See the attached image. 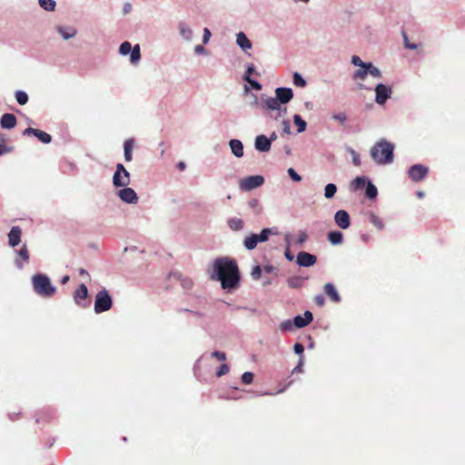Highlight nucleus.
<instances>
[{
  "label": "nucleus",
  "mask_w": 465,
  "mask_h": 465,
  "mask_svg": "<svg viewBox=\"0 0 465 465\" xmlns=\"http://www.w3.org/2000/svg\"><path fill=\"white\" fill-rule=\"evenodd\" d=\"M314 302L319 306V307H322L325 303V299L323 297V295L322 294H319V295H316L314 297Z\"/></svg>",
  "instance_id": "nucleus-56"
},
{
  "label": "nucleus",
  "mask_w": 465,
  "mask_h": 465,
  "mask_svg": "<svg viewBox=\"0 0 465 465\" xmlns=\"http://www.w3.org/2000/svg\"><path fill=\"white\" fill-rule=\"evenodd\" d=\"M73 298L74 302L82 308H87L91 304L88 289L84 283L80 284V286L74 292Z\"/></svg>",
  "instance_id": "nucleus-7"
},
{
  "label": "nucleus",
  "mask_w": 465,
  "mask_h": 465,
  "mask_svg": "<svg viewBox=\"0 0 465 465\" xmlns=\"http://www.w3.org/2000/svg\"><path fill=\"white\" fill-rule=\"evenodd\" d=\"M131 57L130 60L133 64H136L141 58L140 46L139 45H135L131 50Z\"/></svg>",
  "instance_id": "nucleus-34"
},
{
  "label": "nucleus",
  "mask_w": 465,
  "mask_h": 465,
  "mask_svg": "<svg viewBox=\"0 0 465 465\" xmlns=\"http://www.w3.org/2000/svg\"><path fill=\"white\" fill-rule=\"evenodd\" d=\"M355 190L362 189L366 183L365 177H356L351 183Z\"/></svg>",
  "instance_id": "nucleus-38"
},
{
  "label": "nucleus",
  "mask_w": 465,
  "mask_h": 465,
  "mask_svg": "<svg viewBox=\"0 0 465 465\" xmlns=\"http://www.w3.org/2000/svg\"><path fill=\"white\" fill-rule=\"evenodd\" d=\"M17 119L13 114H4L0 119V125L4 129H12L15 127Z\"/></svg>",
  "instance_id": "nucleus-18"
},
{
  "label": "nucleus",
  "mask_w": 465,
  "mask_h": 465,
  "mask_svg": "<svg viewBox=\"0 0 465 465\" xmlns=\"http://www.w3.org/2000/svg\"><path fill=\"white\" fill-rule=\"evenodd\" d=\"M288 174L290 175V177L294 181V182H301L302 181V176L299 175L295 170L293 168H289L288 169Z\"/></svg>",
  "instance_id": "nucleus-50"
},
{
  "label": "nucleus",
  "mask_w": 465,
  "mask_h": 465,
  "mask_svg": "<svg viewBox=\"0 0 465 465\" xmlns=\"http://www.w3.org/2000/svg\"><path fill=\"white\" fill-rule=\"evenodd\" d=\"M230 147H231L232 153L236 157H242L243 155V145L240 140L232 139L230 141Z\"/></svg>",
  "instance_id": "nucleus-23"
},
{
  "label": "nucleus",
  "mask_w": 465,
  "mask_h": 465,
  "mask_svg": "<svg viewBox=\"0 0 465 465\" xmlns=\"http://www.w3.org/2000/svg\"><path fill=\"white\" fill-rule=\"evenodd\" d=\"M254 375L251 371H246L242 375V381L244 384H251L253 381Z\"/></svg>",
  "instance_id": "nucleus-42"
},
{
  "label": "nucleus",
  "mask_w": 465,
  "mask_h": 465,
  "mask_svg": "<svg viewBox=\"0 0 465 465\" xmlns=\"http://www.w3.org/2000/svg\"><path fill=\"white\" fill-rule=\"evenodd\" d=\"M284 254H285V257H286V259H287L288 261H290V262L293 261L294 256L291 253V252H290V250H289V249H287V250L285 251V253H284Z\"/></svg>",
  "instance_id": "nucleus-59"
},
{
  "label": "nucleus",
  "mask_w": 465,
  "mask_h": 465,
  "mask_svg": "<svg viewBox=\"0 0 465 465\" xmlns=\"http://www.w3.org/2000/svg\"><path fill=\"white\" fill-rule=\"evenodd\" d=\"M276 98L280 104H287L293 97V93L291 88L279 87L275 90Z\"/></svg>",
  "instance_id": "nucleus-16"
},
{
  "label": "nucleus",
  "mask_w": 465,
  "mask_h": 465,
  "mask_svg": "<svg viewBox=\"0 0 465 465\" xmlns=\"http://www.w3.org/2000/svg\"><path fill=\"white\" fill-rule=\"evenodd\" d=\"M118 196L120 199L127 203H136L138 201V196L134 189L130 187H125L118 192Z\"/></svg>",
  "instance_id": "nucleus-15"
},
{
  "label": "nucleus",
  "mask_w": 465,
  "mask_h": 465,
  "mask_svg": "<svg viewBox=\"0 0 465 465\" xmlns=\"http://www.w3.org/2000/svg\"><path fill=\"white\" fill-rule=\"evenodd\" d=\"M429 173V168L422 164H414L408 170L410 179L415 183L422 181Z\"/></svg>",
  "instance_id": "nucleus-9"
},
{
  "label": "nucleus",
  "mask_w": 465,
  "mask_h": 465,
  "mask_svg": "<svg viewBox=\"0 0 465 465\" xmlns=\"http://www.w3.org/2000/svg\"><path fill=\"white\" fill-rule=\"evenodd\" d=\"M317 258L315 255L307 252H300L297 255L296 262L302 267H310L316 263Z\"/></svg>",
  "instance_id": "nucleus-12"
},
{
  "label": "nucleus",
  "mask_w": 465,
  "mask_h": 465,
  "mask_svg": "<svg viewBox=\"0 0 465 465\" xmlns=\"http://www.w3.org/2000/svg\"><path fill=\"white\" fill-rule=\"evenodd\" d=\"M351 63L356 66L361 67V69H364L365 66L367 65V63H363L358 55H353L351 57Z\"/></svg>",
  "instance_id": "nucleus-47"
},
{
  "label": "nucleus",
  "mask_w": 465,
  "mask_h": 465,
  "mask_svg": "<svg viewBox=\"0 0 465 465\" xmlns=\"http://www.w3.org/2000/svg\"><path fill=\"white\" fill-rule=\"evenodd\" d=\"M394 146L385 139L378 141L371 149V156L378 164H387L393 162Z\"/></svg>",
  "instance_id": "nucleus-2"
},
{
  "label": "nucleus",
  "mask_w": 465,
  "mask_h": 465,
  "mask_svg": "<svg viewBox=\"0 0 465 465\" xmlns=\"http://www.w3.org/2000/svg\"><path fill=\"white\" fill-rule=\"evenodd\" d=\"M236 42H237V45L242 49V50H246V49H250L252 47V43L251 41L247 38V36L245 35L244 33L242 32H240L237 34V38H236Z\"/></svg>",
  "instance_id": "nucleus-24"
},
{
  "label": "nucleus",
  "mask_w": 465,
  "mask_h": 465,
  "mask_svg": "<svg viewBox=\"0 0 465 465\" xmlns=\"http://www.w3.org/2000/svg\"><path fill=\"white\" fill-rule=\"evenodd\" d=\"M69 276L68 275H64L62 279H61V283L62 284H65L68 281H69Z\"/></svg>",
  "instance_id": "nucleus-62"
},
{
  "label": "nucleus",
  "mask_w": 465,
  "mask_h": 465,
  "mask_svg": "<svg viewBox=\"0 0 465 465\" xmlns=\"http://www.w3.org/2000/svg\"><path fill=\"white\" fill-rule=\"evenodd\" d=\"M24 135H35L40 142L44 143H51L52 141V137L49 134L42 131V130H39V129H35V128H32V127H28L26 128L24 133H23Z\"/></svg>",
  "instance_id": "nucleus-14"
},
{
  "label": "nucleus",
  "mask_w": 465,
  "mask_h": 465,
  "mask_svg": "<svg viewBox=\"0 0 465 465\" xmlns=\"http://www.w3.org/2000/svg\"><path fill=\"white\" fill-rule=\"evenodd\" d=\"M15 99L19 104L24 105L28 102V95L24 91H17L15 93Z\"/></svg>",
  "instance_id": "nucleus-37"
},
{
  "label": "nucleus",
  "mask_w": 465,
  "mask_h": 465,
  "mask_svg": "<svg viewBox=\"0 0 465 465\" xmlns=\"http://www.w3.org/2000/svg\"><path fill=\"white\" fill-rule=\"evenodd\" d=\"M204 48L202 45H196L195 46V52L196 53H202L203 52Z\"/></svg>",
  "instance_id": "nucleus-63"
},
{
  "label": "nucleus",
  "mask_w": 465,
  "mask_h": 465,
  "mask_svg": "<svg viewBox=\"0 0 465 465\" xmlns=\"http://www.w3.org/2000/svg\"><path fill=\"white\" fill-rule=\"evenodd\" d=\"M328 240L333 245L341 244L343 241V234L339 231H331L328 233Z\"/></svg>",
  "instance_id": "nucleus-25"
},
{
  "label": "nucleus",
  "mask_w": 465,
  "mask_h": 465,
  "mask_svg": "<svg viewBox=\"0 0 465 465\" xmlns=\"http://www.w3.org/2000/svg\"><path fill=\"white\" fill-rule=\"evenodd\" d=\"M180 35L187 41H190L193 37V31L184 24H179Z\"/></svg>",
  "instance_id": "nucleus-27"
},
{
  "label": "nucleus",
  "mask_w": 465,
  "mask_h": 465,
  "mask_svg": "<svg viewBox=\"0 0 465 465\" xmlns=\"http://www.w3.org/2000/svg\"><path fill=\"white\" fill-rule=\"evenodd\" d=\"M40 6L46 11H54L55 8V2L54 0H38Z\"/></svg>",
  "instance_id": "nucleus-35"
},
{
  "label": "nucleus",
  "mask_w": 465,
  "mask_h": 465,
  "mask_svg": "<svg viewBox=\"0 0 465 465\" xmlns=\"http://www.w3.org/2000/svg\"><path fill=\"white\" fill-rule=\"evenodd\" d=\"M212 356L216 358L220 361H223L226 360V354L222 351H215L212 353Z\"/></svg>",
  "instance_id": "nucleus-55"
},
{
  "label": "nucleus",
  "mask_w": 465,
  "mask_h": 465,
  "mask_svg": "<svg viewBox=\"0 0 465 465\" xmlns=\"http://www.w3.org/2000/svg\"><path fill=\"white\" fill-rule=\"evenodd\" d=\"M293 84L298 87H304L306 85V81L302 77V75L299 73H294Z\"/></svg>",
  "instance_id": "nucleus-39"
},
{
  "label": "nucleus",
  "mask_w": 465,
  "mask_h": 465,
  "mask_svg": "<svg viewBox=\"0 0 465 465\" xmlns=\"http://www.w3.org/2000/svg\"><path fill=\"white\" fill-rule=\"evenodd\" d=\"M402 36H403V40H404V45L406 48L411 49V50H415L418 48V46H419L418 45L410 43L407 34L405 32H402Z\"/></svg>",
  "instance_id": "nucleus-43"
},
{
  "label": "nucleus",
  "mask_w": 465,
  "mask_h": 465,
  "mask_svg": "<svg viewBox=\"0 0 465 465\" xmlns=\"http://www.w3.org/2000/svg\"><path fill=\"white\" fill-rule=\"evenodd\" d=\"M367 215L370 223L373 224L377 229L382 230L384 228V224L378 215L373 213H369Z\"/></svg>",
  "instance_id": "nucleus-28"
},
{
  "label": "nucleus",
  "mask_w": 465,
  "mask_h": 465,
  "mask_svg": "<svg viewBox=\"0 0 465 465\" xmlns=\"http://www.w3.org/2000/svg\"><path fill=\"white\" fill-rule=\"evenodd\" d=\"M22 231L18 226L12 227L10 232L8 233V242L12 247H15L19 244L21 241Z\"/></svg>",
  "instance_id": "nucleus-20"
},
{
  "label": "nucleus",
  "mask_w": 465,
  "mask_h": 465,
  "mask_svg": "<svg viewBox=\"0 0 465 465\" xmlns=\"http://www.w3.org/2000/svg\"><path fill=\"white\" fill-rule=\"evenodd\" d=\"M264 183L262 175H251L240 181L239 186L242 191H251L260 187Z\"/></svg>",
  "instance_id": "nucleus-8"
},
{
  "label": "nucleus",
  "mask_w": 465,
  "mask_h": 465,
  "mask_svg": "<svg viewBox=\"0 0 465 465\" xmlns=\"http://www.w3.org/2000/svg\"><path fill=\"white\" fill-rule=\"evenodd\" d=\"M177 167L179 170L183 171L185 169L186 165L183 162H180V163H178Z\"/></svg>",
  "instance_id": "nucleus-61"
},
{
  "label": "nucleus",
  "mask_w": 465,
  "mask_h": 465,
  "mask_svg": "<svg viewBox=\"0 0 465 465\" xmlns=\"http://www.w3.org/2000/svg\"><path fill=\"white\" fill-rule=\"evenodd\" d=\"M313 319L312 313L309 311H306L303 316L297 315L293 319V324L296 328H303L310 324Z\"/></svg>",
  "instance_id": "nucleus-17"
},
{
  "label": "nucleus",
  "mask_w": 465,
  "mask_h": 465,
  "mask_svg": "<svg viewBox=\"0 0 465 465\" xmlns=\"http://www.w3.org/2000/svg\"><path fill=\"white\" fill-rule=\"evenodd\" d=\"M365 194L369 199H375L378 194L377 188L370 181L366 184Z\"/></svg>",
  "instance_id": "nucleus-32"
},
{
  "label": "nucleus",
  "mask_w": 465,
  "mask_h": 465,
  "mask_svg": "<svg viewBox=\"0 0 465 465\" xmlns=\"http://www.w3.org/2000/svg\"><path fill=\"white\" fill-rule=\"evenodd\" d=\"M210 37H211L210 30L208 28H204V30H203V44H206L209 41Z\"/></svg>",
  "instance_id": "nucleus-58"
},
{
  "label": "nucleus",
  "mask_w": 465,
  "mask_h": 465,
  "mask_svg": "<svg viewBox=\"0 0 465 465\" xmlns=\"http://www.w3.org/2000/svg\"><path fill=\"white\" fill-rule=\"evenodd\" d=\"M132 48L133 47H132L131 44L126 41V42H124L121 44L119 52L121 54L126 55L131 52Z\"/></svg>",
  "instance_id": "nucleus-40"
},
{
  "label": "nucleus",
  "mask_w": 465,
  "mask_h": 465,
  "mask_svg": "<svg viewBox=\"0 0 465 465\" xmlns=\"http://www.w3.org/2000/svg\"><path fill=\"white\" fill-rule=\"evenodd\" d=\"M293 122L297 126L299 133H302L305 131L307 124L299 114H295L293 116Z\"/></svg>",
  "instance_id": "nucleus-33"
},
{
  "label": "nucleus",
  "mask_w": 465,
  "mask_h": 465,
  "mask_svg": "<svg viewBox=\"0 0 465 465\" xmlns=\"http://www.w3.org/2000/svg\"><path fill=\"white\" fill-rule=\"evenodd\" d=\"M132 9V5L130 3H126L124 6V14H128Z\"/></svg>",
  "instance_id": "nucleus-60"
},
{
  "label": "nucleus",
  "mask_w": 465,
  "mask_h": 465,
  "mask_svg": "<svg viewBox=\"0 0 465 465\" xmlns=\"http://www.w3.org/2000/svg\"><path fill=\"white\" fill-rule=\"evenodd\" d=\"M402 36H403V40H404V45L406 48L411 49V50H415L418 48V46H419L418 45L410 43L407 34L405 32H402Z\"/></svg>",
  "instance_id": "nucleus-44"
},
{
  "label": "nucleus",
  "mask_w": 465,
  "mask_h": 465,
  "mask_svg": "<svg viewBox=\"0 0 465 465\" xmlns=\"http://www.w3.org/2000/svg\"><path fill=\"white\" fill-rule=\"evenodd\" d=\"M133 140L128 139L124 142V159L126 162H130L133 159L132 150H133Z\"/></svg>",
  "instance_id": "nucleus-26"
},
{
  "label": "nucleus",
  "mask_w": 465,
  "mask_h": 465,
  "mask_svg": "<svg viewBox=\"0 0 465 465\" xmlns=\"http://www.w3.org/2000/svg\"><path fill=\"white\" fill-rule=\"evenodd\" d=\"M18 256L23 260V262H28L29 253L25 245H24L20 251L18 252Z\"/></svg>",
  "instance_id": "nucleus-45"
},
{
  "label": "nucleus",
  "mask_w": 465,
  "mask_h": 465,
  "mask_svg": "<svg viewBox=\"0 0 465 465\" xmlns=\"http://www.w3.org/2000/svg\"><path fill=\"white\" fill-rule=\"evenodd\" d=\"M255 72V67L252 64H249L247 66V70H246V73H245V75L243 77V79L248 82L252 87L255 90H261L262 89V84L260 83H258L257 81L255 80H252L251 78V74H252L253 73Z\"/></svg>",
  "instance_id": "nucleus-21"
},
{
  "label": "nucleus",
  "mask_w": 465,
  "mask_h": 465,
  "mask_svg": "<svg viewBox=\"0 0 465 465\" xmlns=\"http://www.w3.org/2000/svg\"><path fill=\"white\" fill-rule=\"evenodd\" d=\"M308 239V234L306 233V232L304 231H300L299 233H298V238H297V244L299 245H302Z\"/></svg>",
  "instance_id": "nucleus-48"
},
{
  "label": "nucleus",
  "mask_w": 465,
  "mask_h": 465,
  "mask_svg": "<svg viewBox=\"0 0 465 465\" xmlns=\"http://www.w3.org/2000/svg\"><path fill=\"white\" fill-rule=\"evenodd\" d=\"M251 274H252V279H254V280L260 279V277L262 275V268H261V266H259V265L254 266L252 268V273Z\"/></svg>",
  "instance_id": "nucleus-49"
},
{
  "label": "nucleus",
  "mask_w": 465,
  "mask_h": 465,
  "mask_svg": "<svg viewBox=\"0 0 465 465\" xmlns=\"http://www.w3.org/2000/svg\"><path fill=\"white\" fill-rule=\"evenodd\" d=\"M351 154L352 156V163L355 166H360L361 165V159H360V155L357 152H355L354 150H351Z\"/></svg>",
  "instance_id": "nucleus-51"
},
{
  "label": "nucleus",
  "mask_w": 465,
  "mask_h": 465,
  "mask_svg": "<svg viewBox=\"0 0 465 465\" xmlns=\"http://www.w3.org/2000/svg\"><path fill=\"white\" fill-rule=\"evenodd\" d=\"M229 366L225 363L222 364L216 371L217 377H222L229 372Z\"/></svg>",
  "instance_id": "nucleus-46"
},
{
  "label": "nucleus",
  "mask_w": 465,
  "mask_h": 465,
  "mask_svg": "<svg viewBox=\"0 0 465 465\" xmlns=\"http://www.w3.org/2000/svg\"><path fill=\"white\" fill-rule=\"evenodd\" d=\"M334 221L338 227L341 229H348L351 225V218L349 213L344 210L336 212Z\"/></svg>",
  "instance_id": "nucleus-13"
},
{
  "label": "nucleus",
  "mask_w": 465,
  "mask_h": 465,
  "mask_svg": "<svg viewBox=\"0 0 465 465\" xmlns=\"http://www.w3.org/2000/svg\"><path fill=\"white\" fill-rule=\"evenodd\" d=\"M392 90L391 87L379 84L375 87V101L378 104H384L387 99L391 96Z\"/></svg>",
  "instance_id": "nucleus-11"
},
{
  "label": "nucleus",
  "mask_w": 465,
  "mask_h": 465,
  "mask_svg": "<svg viewBox=\"0 0 465 465\" xmlns=\"http://www.w3.org/2000/svg\"><path fill=\"white\" fill-rule=\"evenodd\" d=\"M293 327H294V324H293V321H290V320H287V321H284L282 322L281 324H280V329L282 331H292L293 330Z\"/></svg>",
  "instance_id": "nucleus-41"
},
{
  "label": "nucleus",
  "mask_w": 465,
  "mask_h": 465,
  "mask_svg": "<svg viewBox=\"0 0 465 465\" xmlns=\"http://www.w3.org/2000/svg\"><path fill=\"white\" fill-rule=\"evenodd\" d=\"M334 120L339 121L341 124H344L347 120V115L345 113L341 112L339 114H336L332 116Z\"/></svg>",
  "instance_id": "nucleus-52"
},
{
  "label": "nucleus",
  "mask_w": 465,
  "mask_h": 465,
  "mask_svg": "<svg viewBox=\"0 0 465 465\" xmlns=\"http://www.w3.org/2000/svg\"><path fill=\"white\" fill-rule=\"evenodd\" d=\"M210 278L220 281L223 289H232L238 286L240 274L237 263L228 257H220L214 260L209 269Z\"/></svg>",
  "instance_id": "nucleus-1"
},
{
  "label": "nucleus",
  "mask_w": 465,
  "mask_h": 465,
  "mask_svg": "<svg viewBox=\"0 0 465 465\" xmlns=\"http://www.w3.org/2000/svg\"><path fill=\"white\" fill-rule=\"evenodd\" d=\"M113 183L115 187H124L130 183V173L122 163L116 164Z\"/></svg>",
  "instance_id": "nucleus-6"
},
{
  "label": "nucleus",
  "mask_w": 465,
  "mask_h": 465,
  "mask_svg": "<svg viewBox=\"0 0 465 465\" xmlns=\"http://www.w3.org/2000/svg\"><path fill=\"white\" fill-rule=\"evenodd\" d=\"M42 414H43V415H45V417L43 418L45 420L49 421V420H52V414H51V413H49V412H44V411H43V412H41V413H38V414H37V417H36V419H35V421H36L37 423H39V422H40V420H41V418H42Z\"/></svg>",
  "instance_id": "nucleus-54"
},
{
  "label": "nucleus",
  "mask_w": 465,
  "mask_h": 465,
  "mask_svg": "<svg viewBox=\"0 0 465 465\" xmlns=\"http://www.w3.org/2000/svg\"><path fill=\"white\" fill-rule=\"evenodd\" d=\"M265 107L268 110H279L280 109V102L275 97H269L264 101Z\"/></svg>",
  "instance_id": "nucleus-30"
},
{
  "label": "nucleus",
  "mask_w": 465,
  "mask_h": 465,
  "mask_svg": "<svg viewBox=\"0 0 465 465\" xmlns=\"http://www.w3.org/2000/svg\"><path fill=\"white\" fill-rule=\"evenodd\" d=\"M112 305L113 300L107 290L103 289L96 293L94 300V312L96 313L109 311Z\"/></svg>",
  "instance_id": "nucleus-4"
},
{
  "label": "nucleus",
  "mask_w": 465,
  "mask_h": 465,
  "mask_svg": "<svg viewBox=\"0 0 465 465\" xmlns=\"http://www.w3.org/2000/svg\"><path fill=\"white\" fill-rule=\"evenodd\" d=\"M271 233V229L265 228L261 232L260 234L252 233L251 235L245 237L243 244L246 249L253 250L259 242H266L269 239Z\"/></svg>",
  "instance_id": "nucleus-5"
},
{
  "label": "nucleus",
  "mask_w": 465,
  "mask_h": 465,
  "mask_svg": "<svg viewBox=\"0 0 465 465\" xmlns=\"http://www.w3.org/2000/svg\"><path fill=\"white\" fill-rule=\"evenodd\" d=\"M58 30H59V33L62 35V36L64 39H69V38L74 36V35H75V30H74V29H72L70 33L64 32V28H62V27H60Z\"/></svg>",
  "instance_id": "nucleus-53"
},
{
  "label": "nucleus",
  "mask_w": 465,
  "mask_h": 465,
  "mask_svg": "<svg viewBox=\"0 0 465 465\" xmlns=\"http://www.w3.org/2000/svg\"><path fill=\"white\" fill-rule=\"evenodd\" d=\"M228 225L232 231H240L243 228V221L239 218H232L228 221Z\"/></svg>",
  "instance_id": "nucleus-31"
},
{
  "label": "nucleus",
  "mask_w": 465,
  "mask_h": 465,
  "mask_svg": "<svg viewBox=\"0 0 465 465\" xmlns=\"http://www.w3.org/2000/svg\"><path fill=\"white\" fill-rule=\"evenodd\" d=\"M79 274H80L81 276H84V275H88V272H86V270H84V269H80V270H79Z\"/></svg>",
  "instance_id": "nucleus-64"
},
{
  "label": "nucleus",
  "mask_w": 465,
  "mask_h": 465,
  "mask_svg": "<svg viewBox=\"0 0 465 465\" xmlns=\"http://www.w3.org/2000/svg\"><path fill=\"white\" fill-rule=\"evenodd\" d=\"M336 192V185L334 183H328L324 188V196L328 199L332 198Z\"/></svg>",
  "instance_id": "nucleus-36"
},
{
  "label": "nucleus",
  "mask_w": 465,
  "mask_h": 465,
  "mask_svg": "<svg viewBox=\"0 0 465 465\" xmlns=\"http://www.w3.org/2000/svg\"><path fill=\"white\" fill-rule=\"evenodd\" d=\"M32 283L35 292L42 297H52L56 292V288L52 285L50 279L45 274L34 275Z\"/></svg>",
  "instance_id": "nucleus-3"
},
{
  "label": "nucleus",
  "mask_w": 465,
  "mask_h": 465,
  "mask_svg": "<svg viewBox=\"0 0 465 465\" xmlns=\"http://www.w3.org/2000/svg\"><path fill=\"white\" fill-rule=\"evenodd\" d=\"M293 349H294L295 353H297V354H302V352L304 351L303 345L302 343H299V342L294 344Z\"/></svg>",
  "instance_id": "nucleus-57"
},
{
  "label": "nucleus",
  "mask_w": 465,
  "mask_h": 465,
  "mask_svg": "<svg viewBox=\"0 0 465 465\" xmlns=\"http://www.w3.org/2000/svg\"><path fill=\"white\" fill-rule=\"evenodd\" d=\"M324 292L328 295L331 302H339L341 301V297L332 283H326L324 285Z\"/></svg>",
  "instance_id": "nucleus-22"
},
{
  "label": "nucleus",
  "mask_w": 465,
  "mask_h": 465,
  "mask_svg": "<svg viewBox=\"0 0 465 465\" xmlns=\"http://www.w3.org/2000/svg\"><path fill=\"white\" fill-rule=\"evenodd\" d=\"M368 74L376 78H380L381 76V73L377 67L373 66L371 63H367L364 69H359L354 73L353 78L363 80Z\"/></svg>",
  "instance_id": "nucleus-10"
},
{
  "label": "nucleus",
  "mask_w": 465,
  "mask_h": 465,
  "mask_svg": "<svg viewBox=\"0 0 465 465\" xmlns=\"http://www.w3.org/2000/svg\"><path fill=\"white\" fill-rule=\"evenodd\" d=\"M7 139L4 134L0 135V155L11 153L14 149L13 146L6 144Z\"/></svg>",
  "instance_id": "nucleus-29"
},
{
  "label": "nucleus",
  "mask_w": 465,
  "mask_h": 465,
  "mask_svg": "<svg viewBox=\"0 0 465 465\" xmlns=\"http://www.w3.org/2000/svg\"><path fill=\"white\" fill-rule=\"evenodd\" d=\"M255 148L260 152H268L271 149V140L265 135H258L255 139Z\"/></svg>",
  "instance_id": "nucleus-19"
}]
</instances>
